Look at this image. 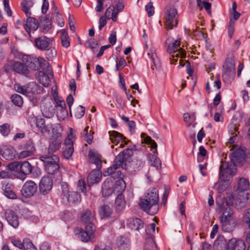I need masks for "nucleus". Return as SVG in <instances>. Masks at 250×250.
Wrapping results in <instances>:
<instances>
[{
  "label": "nucleus",
  "mask_w": 250,
  "mask_h": 250,
  "mask_svg": "<svg viewBox=\"0 0 250 250\" xmlns=\"http://www.w3.org/2000/svg\"><path fill=\"white\" fill-rule=\"evenodd\" d=\"M158 202V191L157 189L153 188L147 193L145 199L141 200L139 205L144 211L154 215L159 209Z\"/></svg>",
  "instance_id": "f257e3e1"
},
{
  "label": "nucleus",
  "mask_w": 250,
  "mask_h": 250,
  "mask_svg": "<svg viewBox=\"0 0 250 250\" xmlns=\"http://www.w3.org/2000/svg\"><path fill=\"white\" fill-rule=\"evenodd\" d=\"M236 168L234 165L226 162H222L219 167V189L224 190L229 184L231 177L236 172Z\"/></svg>",
  "instance_id": "f03ea898"
},
{
  "label": "nucleus",
  "mask_w": 250,
  "mask_h": 250,
  "mask_svg": "<svg viewBox=\"0 0 250 250\" xmlns=\"http://www.w3.org/2000/svg\"><path fill=\"white\" fill-rule=\"evenodd\" d=\"M181 39L177 38L174 39L172 37L168 38L166 42L167 46V52L169 54H175V53L179 52L181 55V59L179 60V67L184 66L185 63L184 60L182 59L184 58L186 56V52L185 50L180 47Z\"/></svg>",
  "instance_id": "7ed1b4c3"
},
{
  "label": "nucleus",
  "mask_w": 250,
  "mask_h": 250,
  "mask_svg": "<svg viewBox=\"0 0 250 250\" xmlns=\"http://www.w3.org/2000/svg\"><path fill=\"white\" fill-rule=\"evenodd\" d=\"M227 205L228 207L224 209L220 217V222L222 229L226 232H230L233 230L235 221L233 218V211L229 207L228 202Z\"/></svg>",
  "instance_id": "20e7f679"
},
{
  "label": "nucleus",
  "mask_w": 250,
  "mask_h": 250,
  "mask_svg": "<svg viewBox=\"0 0 250 250\" xmlns=\"http://www.w3.org/2000/svg\"><path fill=\"white\" fill-rule=\"evenodd\" d=\"M178 15L177 10L173 6L167 7L165 12V25L167 30L172 29L178 24Z\"/></svg>",
  "instance_id": "39448f33"
},
{
  "label": "nucleus",
  "mask_w": 250,
  "mask_h": 250,
  "mask_svg": "<svg viewBox=\"0 0 250 250\" xmlns=\"http://www.w3.org/2000/svg\"><path fill=\"white\" fill-rule=\"evenodd\" d=\"M235 72V63L234 56L232 53L228 55L225 63L223 65L222 77L224 80L233 77Z\"/></svg>",
  "instance_id": "423d86ee"
},
{
  "label": "nucleus",
  "mask_w": 250,
  "mask_h": 250,
  "mask_svg": "<svg viewBox=\"0 0 250 250\" xmlns=\"http://www.w3.org/2000/svg\"><path fill=\"white\" fill-rule=\"evenodd\" d=\"M11 67H12L13 70L16 72L25 76H27L29 73V70L27 67L20 62H9L5 66V70L8 72L11 69Z\"/></svg>",
  "instance_id": "0eeeda50"
},
{
  "label": "nucleus",
  "mask_w": 250,
  "mask_h": 250,
  "mask_svg": "<svg viewBox=\"0 0 250 250\" xmlns=\"http://www.w3.org/2000/svg\"><path fill=\"white\" fill-rule=\"evenodd\" d=\"M124 8L123 2H117L115 6L110 5L108 7L105 12L104 16L107 20L112 19L113 21H116L118 14L122 11Z\"/></svg>",
  "instance_id": "6e6552de"
},
{
  "label": "nucleus",
  "mask_w": 250,
  "mask_h": 250,
  "mask_svg": "<svg viewBox=\"0 0 250 250\" xmlns=\"http://www.w3.org/2000/svg\"><path fill=\"white\" fill-rule=\"evenodd\" d=\"M37 189V184L34 182L29 180L26 181L23 185L21 190V193L24 197L29 198L35 194Z\"/></svg>",
  "instance_id": "1a4fd4ad"
},
{
  "label": "nucleus",
  "mask_w": 250,
  "mask_h": 250,
  "mask_svg": "<svg viewBox=\"0 0 250 250\" xmlns=\"http://www.w3.org/2000/svg\"><path fill=\"white\" fill-rule=\"evenodd\" d=\"M94 225H86L84 230H81L79 233V237L81 240L84 242L92 241L95 238V231Z\"/></svg>",
  "instance_id": "9d476101"
},
{
  "label": "nucleus",
  "mask_w": 250,
  "mask_h": 250,
  "mask_svg": "<svg viewBox=\"0 0 250 250\" xmlns=\"http://www.w3.org/2000/svg\"><path fill=\"white\" fill-rule=\"evenodd\" d=\"M39 86L35 83H32L28 84L27 86H23L18 83L14 84V89L18 93L26 95L27 93H38L37 88Z\"/></svg>",
  "instance_id": "9b49d317"
},
{
  "label": "nucleus",
  "mask_w": 250,
  "mask_h": 250,
  "mask_svg": "<svg viewBox=\"0 0 250 250\" xmlns=\"http://www.w3.org/2000/svg\"><path fill=\"white\" fill-rule=\"evenodd\" d=\"M109 139L112 143L116 146L119 145V147L123 148L127 145L128 142L125 141V137L116 131H109Z\"/></svg>",
  "instance_id": "f8f14e48"
},
{
  "label": "nucleus",
  "mask_w": 250,
  "mask_h": 250,
  "mask_svg": "<svg viewBox=\"0 0 250 250\" xmlns=\"http://www.w3.org/2000/svg\"><path fill=\"white\" fill-rule=\"evenodd\" d=\"M95 219V212L93 210L86 208L82 211L81 221L85 225H94L93 221Z\"/></svg>",
  "instance_id": "ddd939ff"
},
{
  "label": "nucleus",
  "mask_w": 250,
  "mask_h": 250,
  "mask_svg": "<svg viewBox=\"0 0 250 250\" xmlns=\"http://www.w3.org/2000/svg\"><path fill=\"white\" fill-rule=\"evenodd\" d=\"M250 193L248 191H239L234 199V204L238 208H244L250 199Z\"/></svg>",
  "instance_id": "4468645a"
},
{
  "label": "nucleus",
  "mask_w": 250,
  "mask_h": 250,
  "mask_svg": "<svg viewBox=\"0 0 250 250\" xmlns=\"http://www.w3.org/2000/svg\"><path fill=\"white\" fill-rule=\"evenodd\" d=\"M245 242L241 240H237L236 238H232L228 242L226 246L227 250H246Z\"/></svg>",
  "instance_id": "2eb2a0df"
},
{
  "label": "nucleus",
  "mask_w": 250,
  "mask_h": 250,
  "mask_svg": "<svg viewBox=\"0 0 250 250\" xmlns=\"http://www.w3.org/2000/svg\"><path fill=\"white\" fill-rule=\"evenodd\" d=\"M114 179L110 177L106 179L102 187V194L104 197H108L114 193Z\"/></svg>",
  "instance_id": "dca6fc26"
},
{
  "label": "nucleus",
  "mask_w": 250,
  "mask_h": 250,
  "mask_svg": "<svg viewBox=\"0 0 250 250\" xmlns=\"http://www.w3.org/2000/svg\"><path fill=\"white\" fill-rule=\"evenodd\" d=\"M51 120H45L43 118H37L36 119V126L38 128V131H40L43 136L45 137L48 136V127Z\"/></svg>",
  "instance_id": "f3484780"
},
{
  "label": "nucleus",
  "mask_w": 250,
  "mask_h": 250,
  "mask_svg": "<svg viewBox=\"0 0 250 250\" xmlns=\"http://www.w3.org/2000/svg\"><path fill=\"white\" fill-rule=\"evenodd\" d=\"M53 185V180L49 176H44L42 177L40 181L39 188L40 191L43 194H46L48 191L50 190Z\"/></svg>",
  "instance_id": "a211bd4d"
},
{
  "label": "nucleus",
  "mask_w": 250,
  "mask_h": 250,
  "mask_svg": "<svg viewBox=\"0 0 250 250\" xmlns=\"http://www.w3.org/2000/svg\"><path fill=\"white\" fill-rule=\"evenodd\" d=\"M230 160L232 165H234L235 167L239 166L245 161V154L242 149H237L233 152L230 156Z\"/></svg>",
  "instance_id": "6ab92c4d"
},
{
  "label": "nucleus",
  "mask_w": 250,
  "mask_h": 250,
  "mask_svg": "<svg viewBox=\"0 0 250 250\" xmlns=\"http://www.w3.org/2000/svg\"><path fill=\"white\" fill-rule=\"evenodd\" d=\"M50 143L49 144L48 151L49 153H54L60 149L62 140V134L50 138Z\"/></svg>",
  "instance_id": "aec40b11"
},
{
  "label": "nucleus",
  "mask_w": 250,
  "mask_h": 250,
  "mask_svg": "<svg viewBox=\"0 0 250 250\" xmlns=\"http://www.w3.org/2000/svg\"><path fill=\"white\" fill-rule=\"evenodd\" d=\"M25 24L24 27L26 31L28 33L29 36L31 37V32L36 31L39 27L38 21L34 18L27 16Z\"/></svg>",
  "instance_id": "412c9836"
},
{
  "label": "nucleus",
  "mask_w": 250,
  "mask_h": 250,
  "mask_svg": "<svg viewBox=\"0 0 250 250\" xmlns=\"http://www.w3.org/2000/svg\"><path fill=\"white\" fill-rule=\"evenodd\" d=\"M5 219L11 226L17 228L19 224V219L16 213L13 210H7L5 213Z\"/></svg>",
  "instance_id": "4be33fe9"
},
{
  "label": "nucleus",
  "mask_w": 250,
  "mask_h": 250,
  "mask_svg": "<svg viewBox=\"0 0 250 250\" xmlns=\"http://www.w3.org/2000/svg\"><path fill=\"white\" fill-rule=\"evenodd\" d=\"M35 46L41 50L48 49L50 44V40L45 36L36 38L34 41Z\"/></svg>",
  "instance_id": "5701e85b"
},
{
  "label": "nucleus",
  "mask_w": 250,
  "mask_h": 250,
  "mask_svg": "<svg viewBox=\"0 0 250 250\" xmlns=\"http://www.w3.org/2000/svg\"><path fill=\"white\" fill-rule=\"evenodd\" d=\"M48 136L50 138L62 134V128L59 124H54L53 122L50 120L48 127Z\"/></svg>",
  "instance_id": "b1692460"
},
{
  "label": "nucleus",
  "mask_w": 250,
  "mask_h": 250,
  "mask_svg": "<svg viewBox=\"0 0 250 250\" xmlns=\"http://www.w3.org/2000/svg\"><path fill=\"white\" fill-rule=\"evenodd\" d=\"M48 136L50 138L62 134V128L59 124H54L53 122L50 120L48 127Z\"/></svg>",
  "instance_id": "393cba45"
},
{
  "label": "nucleus",
  "mask_w": 250,
  "mask_h": 250,
  "mask_svg": "<svg viewBox=\"0 0 250 250\" xmlns=\"http://www.w3.org/2000/svg\"><path fill=\"white\" fill-rule=\"evenodd\" d=\"M117 174L120 178L116 181L114 180V193L120 194L125 189L126 185L125 182L121 177L122 172L118 170L117 171Z\"/></svg>",
  "instance_id": "a878e982"
},
{
  "label": "nucleus",
  "mask_w": 250,
  "mask_h": 250,
  "mask_svg": "<svg viewBox=\"0 0 250 250\" xmlns=\"http://www.w3.org/2000/svg\"><path fill=\"white\" fill-rule=\"evenodd\" d=\"M33 63H38L42 69L49 75H51L52 70L48 62L43 58L39 57L33 58Z\"/></svg>",
  "instance_id": "bb28decb"
},
{
  "label": "nucleus",
  "mask_w": 250,
  "mask_h": 250,
  "mask_svg": "<svg viewBox=\"0 0 250 250\" xmlns=\"http://www.w3.org/2000/svg\"><path fill=\"white\" fill-rule=\"evenodd\" d=\"M88 157L90 162L95 164L97 169H100L102 167V156L97 152L90 150Z\"/></svg>",
  "instance_id": "cd10ccee"
},
{
  "label": "nucleus",
  "mask_w": 250,
  "mask_h": 250,
  "mask_svg": "<svg viewBox=\"0 0 250 250\" xmlns=\"http://www.w3.org/2000/svg\"><path fill=\"white\" fill-rule=\"evenodd\" d=\"M64 145L63 155L65 159H68L74 152L73 142L69 138H66L65 140Z\"/></svg>",
  "instance_id": "c85d7f7f"
},
{
  "label": "nucleus",
  "mask_w": 250,
  "mask_h": 250,
  "mask_svg": "<svg viewBox=\"0 0 250 250\" xmlns=\"http://www.w3.org/2000/svg\"><path fill=\"white\" fill-rule=\"evenodd\" d=\"M2 156L7 160H13L15 158L16 151L12 146L4 147L0 151Z\"/></svg>",
  "instance_id": "c756f323"
},
{
  "label": "nucleus",
  "mask_w": 250,
  "mask_h": 250,
  "mask_svg": "<svg viewBox=\"0 0 250 250\" xmlns=\"http://www.w3.org/2000/svg\"><path fill=\"white\" fill-rule=\"evenodd\" d=\"M40 160L43 162L45 164H50L54 162H59V157L53 153H45L41 155L39 157Z\"/></svg>",
  "instance_id": "7c9ffc66"
},
{
  "label": "nucleus",
  "mask_w": 250,
  "mask_h": 250,
  "mask_svg": "<svg viewBox=\"0 0 250 250\" xmlns=\"http://www.w3.org/2000/svg\"><path fill=\"white\" fill-rule=\"evenodd\" d=\"M102 174L100 169L92 171L87 176V182L90 185L97 184L101 180Z\"/></svg>",
  "instance_id": "2f4dec72"
},
{
  "label": "nucleus",
  "mask_w": 250,
  "mask_h": 250,
  "mask_svg": "<svg viewBox=\"0 0 250 250\" xmlns=\"http://www.w3.org/2000/svg\"><path fill=\"white\" fill-rule=\"evenodd\" d=\"M127 225L131 229L137 231L144 227V222L139 218H130L128 220Z\"/></svg>",
  "instance_id": "473e14b6"
},
{
  "label": "nucleus",
  "mask_w": 250,
  "mask_h": 250,
  "mask_svg": "<svg viewBox=\"0 0 250 250\" xmlns=\"http://www.w3.org/2000/svg\"><path fill=\"white\" fill-rule=\"evenodd\" d=\"M51 76H52V74L50 75L45 71H40L38 73L37 78L40 83L45 87H47L51 82L50 77Z\"/></svg>",
  "instance_id": "72a5a7b5"
},
{
  "label": "nucleus",
  "mask_w": 250,
  "mask_h": 250,
  "mask_svg": "<svg viewBox=\"0 0 250 250\" xmlns=\"http://www.w3.org/2000/svg\"><path fill=\"white\" fill-rule=\"evenodd\" d=\"M115 209L117 212H121L125 208V198L121 193L119 194L115 200Z\"/></svg>",
  "instance_id": "f704fd0d"
},
{
  "label": "nucleus",
  "mask_w": 250,
  "mask_h": 250,
  "mask_svg": "<svg viewBox=\"0 0 250 250\" xmlns=\"http://www.w3.org/2000/svg\"><path fill=\"white\" fill-rule=\"evenodd\" d=\"M34 5L33 0H23L21 3V8L26 16L31 15V8Z\"/></svg>",
  "instance_id": "c9c22d12"
},
{
  "label": "nucleus",
  "mask_w": 250,
  "mask_h": 250,
  "mask_svg": "<svg viewBox=\"0 0 250 250\" xmlns=\"http://www.w3.org/2000/svg\"><path fill=\"white\" fill-rule=\"evenodd\" d=\"M43 116L46 118H50L54 115V108L53 106L49 104L44 105L42 108Z\"/></svg>",
  "instance_id": "e433bc0d"
},
{
  "label": "nucleus",
  "mask_w": 250,
  "mask_h": 250,
  "mask_svg": "<svg viewBox=\"0 0 250 250\" xmlns=\"http://www.w3.org/2000/svg\"><path fill=\"white\" fill-rule=\"evenodd\" d=\"M59 162H56L50 164H44L45 170L49 174H54L59 169Z\"/></svg>",
  "instance_id": "4c0bfd02"
},
{
  "label": "nucleus",
  "mask_w": 250,
  "mask_h": 250,
  "mask_svg": "<svg viewBox=\"0 0 250 250\" xmlns=\"http://www.w3.org/2000/svg\"><path fill=\"white\" fill-rule=\"evenodd\" d=\"M34 150L35 149L33 147V143H29L27 150H24L21 152L18 155V157L20 159H22L27 157L31 156L33 154Z\"/></svg>",
  "instance_id": "58836bf2"
},
{
  "label": "nucleus",
  "mask_w": 250,
  "mask_h": 250,
  "mask_svg": "<svg viewBox=\"0 0 250 250\" xmlns=\"http://www.w3.org/2000/svg\"><path fill=\"white\" fill-rule=\"evenodd\" d=\"M238 184V192L242 191H248L247 189L249 187V182L247 179L244 178H240Z\"/></svg>",
  "instance_id": "ea45409f"
},
{
  "label": "nucleus",
  "mask_w": 250,
  "mask_h": 250,
  "mask_svg": "<svg viewBox=\"0 0 250 250\" xmlns=\"http://www.w3.org/2000/svg\"><path fill=\"white\" fill-rule=\"evenodd\" d=\"M148 55L150 56L151 61L153 63L151 65L152 70L158 69L161 67V62L157 58V56L155 52L148 53Z\"/></svg>",
  "instance_id": "a19ab883"
},
{
  "label": "nucleus",
  "mask_w": 250,
  "mask_h": 250,
  "mask_svg": "<svg viewBox=\"0 0 250 250\" xmlns=\"http://www.w3.org/2000/svg\"><path fill=\"white\" fill-rule=\"evenodd\" d=\"M112 212V209L110 207L106 205L101 206L99 209L100 215L102 217H108L110 216Z\"/></svg>",
  "instance_id": "79ce46f5"
},
{
  "label": "nucleus",
  "mask_w": 250,
  "mask_h": 250,
  "mask_svg": "<svg viewBox=\"0 0 250 250\" xmlns=\"http://www.w3.org/2000/svg\"><path fill=\"white\" fill-rule=\"evenodd\" d=\"M69 203H75L81 201V196L79 193L76 191L70 192L66 197Z\"/></svg>",
  "instance_id": "37998d69"
},
{
  "label": "nucleus",
  "mask_w": 250,
  "mask_h": 250,
  "mask_svg": "<svg viewBox=\"0 0 250 250\" xmlns=\"http://www.w3.org/2000/svg\"><path fill=\"white\" fill-rule=\"evenodd\" d=\"M89 126H86L82 133V135L85 138L86 142L89 144H91L93 138V132L91 130H89Z\"/></svg>",
  "instance_id": "c03bdc74"
},
{
  "label": "nucleus",
  "mask_w": 250,
  "mask_h": 250,
  "mask_svg": "<svg viewBox=\"0 0 250 250\" xmlns=\"http://www.w3.org/2000/svg\"><path fill=\"white\" fill-rule=\"evenodd\" d=\"M32 167L31 164L27 161H24L20 166V171L22 173L29 174L32 172Z\"/></svg>",
  "instance_id": "a18cd8bd"
},
{
  "label": "nucleus",
  "mask_w": 250,
  "mask_h": 250,
  "mask_svg": "<svg viewBox=\"0 0 250 250\" xmlns=\"http://www.w3.org/2000/svg\"><path fill=\"white\" fill-rule=\"evenodd\" d=\"M144 250H157V246L153 240V237L146 238Z\"/></svg>",
  "instance_id": "49530a36"
},
{
  "label": "nucleus",
  "mask_w": 250,
  "mask_h": 250,
  "mask_svg": "<svg viewBox=\"0 0 250 250\" xmlns=\"http://www.w3.org/2000/svg\"><path fill=\"white\" fill-rule=\"evenodd\" d=\"M61 42L62 46L64 47H68L70 45L69 38L68 36L67 32L62 29L61 31Z\"/></svg>",
  "instance_id": "de8ad7c7"
},
{
  "label": "nucleus",
  "mask_w": 250,
  "mask_h": 250,
  "mask_svg": "<svg viewBox=\"0 0 250 250\" xmlns=\"http://www.w3.org/2000/svg\"><path fill=\"white\" fill-rule=\"evenodd\" d=\"M11 100L12 103L16 106L21 107L23 105V101L22 97L17 94H13L11 96Z\"/></svg>",
  "instance_id": "09e8293b"
},
{
  "label": "nucleus",
  "mask_w": 250,
  "mask_h": 250,
  "mask_svg": "<svg viewBox=\"0 0 250 250\" xmlns=\"http://www.w3.org/2000/svg\"><path fill=\"white\" fill-rule=\"evenodd\" d=\"M126 161V160L125 159L124 154L121 152L116 156L114 163L115 164V166H117L120 167L122 166L125 161Z\"/></svg>",
  "instance_id": "8fccbe9b"
},
{
  "label": "nucleus",
  "mask_w": 250,
  "mask_h": 250,
  "mask_svg": "<svg viewBox=\"0 0 250 250\" xmlns=\"http://www.w3.org/2000/svg\"><path fill=\"white\" fill-rule=\"evenodd\" d=\"M56 107L57 108V110L58 111H61L63 115H65L67 114V111L66 109V105L64 101H58V102L57 103Z\"/></svg>",
  "instance_id": "3c124183"
},
{
  "label": "nucleus",
  "mask_w": 250,
  "mask_h": 250,
  "mask_svg": "<svg viewBox=\"0 0 250 250\" xmlns=\"http://www.w3.org/2000/svg\"><path fill=\"white\" fill-rule=\"evenodd\" d=\"M143 166V163L141 157H139V159H133L132 161L131 167L134 169V170L139 169L140 167H142Z\"/></svg>",
  "instance_id": "603ef678"
},
{
  "label": "nucleus",
  "mask_w": 250,
  "mask_h": 250,
  "mask_svg": "<svg viewBox=\"0 0 250 250\" xmlns=\"http://www.w3.org/2000/svg\"><path fill=\"white\" fill-rule=\"evenodd\" d=\"M43 22V23L42 26L43 31H48L52 27L51 20L48 16H46L45 17Z\"/></svg>",
  "instance_id": "864d4df0"
},
{
  "label": "nucleus",
  "mask_w": 250,
  "mask_h": 250,
  "mask_svg": "<svg viewBox=\"0 0 250 250\" xmlns=\"http://www.w3.org/2000/svg\"><path fill=\"white\" fill-rule=\"evenodd\" d=\"M0 132L4 136H7L10 132V126L8 124H4L0 126Z\"/></svg>",
  "instance_id": "5fc2aeb1"
},
{
  "label": "nucleus",
  "mask_w": 250,
  "mask_h": 250,
  "mask_svg": "<svg viewBox=\"0 0 250 250\" xmlns=\"http://www.w3.org/2000/svg\"><path fill=\"white\" fill-rule=\"evenodd\" d=\"M4 190V194L8 198L12 199H16L17 195L15 193V192L10 189V187L7 188L5 187V188L3 189Z\"/></svg>",
  "instance_id": "6e6d98bb"
},
{
  "label": "nucleus",
  "mask_w": 250,
  "mask_h": 250,
  "mask_svg": "<svg viewBox=\"0 0 250 250\" xmlns=\"http://www.w3.org/2000/svg\"><path fill=\"white\" fill-rule=\"evenodd\" d=\"M155 226L156 225L154 223H151L147 227L146 232L147 236L146 237V238L152 236L153 237V240L154 241V235L153 233L155 232Z\"/></svg>",
  "instance_id": "4d7b16f0"
},
{
  "label": "nucleus",
  "mask_w": 250,
  "mask_h": 250,
  "mask_svg": "<svg viewBox=\"0 0 250 250\" xmlns=\"http://www.w3.org/2000/svg\"><path fill=\"white\" fill-rule=\"evenodd\" d=\"M195 115L194 113H193L191 115L188 113H185L184 114V120L186 122L189 123V125L195 121Z\"/></svg>",
  "instance_id": "13d9d810"
},
{
  "label": "nucleus",
  "mask_w": 250,
  "mask_h": 250,
  "mask_svg": "<svg viewBox=\"0 0 250 250\" xmlns=\"http://www.w3.org/2000/svg\"><path fill=\"white\" fill-rule=\"evenodd\" d=\"M234 25H235V21H233V20L230 17L229 24V25L228 27V34H229V36L230 38H231L233 34V33L234 31Z\"/></svg>",
  "instance_id": "bf43d9fd"
},
{
  "label": "nucleus",
  "mask_w": 250,
  "mask_h": 250,
  "mask_svg": "<svg viewBox=\"0 0 250 250\" xmlns=\"http://www.w3.org/2000/svg\"><path fill=\"white\" fill-rule=\"evenodd\" d=\"M77 188L82 192H84L86 190V184L84 179L81 178L78 182Z\"/></svg>",
  "instance_id": "052dcab7"
},
{
  "label": "nucleus",
  "mask_w": 250,
  "mask_h": 250,
  "mask_svg": "<svg viewBox=\"0 0 250 250\" xmlns=\"http://www.w3.org/2000/svg\"><path fill=\"white\" fill-rule=\"evenodd\" d=\"M0 178L1 179H9L12 178V174L9 170L0 171Z\"/></svg>",
  "instance_id": "680f3d73"
},
{
  "label": "nucleus",
  "mask_w": 250,
  "mask_h": 250,
  "mask_svg": "<svg viewBox=\"0 0 250 250\" xmlns=\"http://www.w3.org/2000/svg\"><path fill=\"white\" fill-rule=\"evenodd\" d=\"M122 152L124 154L126 161L130 160L131 157L134 154V149L130 148H126Z\"/></svg>",
  "instance_id": "e2e57ef3"
},
{
  "label": "nucleus",
  "mask_w": 250,
  "mask_h": 250,
  "mask_svg": "<svg viewBox=\"0 0 250 250\" xmlns=\"http://www.w3.org/2000/svg\"><path fill=\"white\" fill-rule=\"evenodd\" d=\"M119 168L118 166H115V164L114 163L112 166L107 168L106 170L104 171V174L105 176L115 174L116 173L115 171Z\"/></svg>",
  "instance_id": "0e129e2a"
},
{
  "label": "nucleus",
  "mask_w": 250,
  "mask_h": 250,
  "mask_svg": "<svg viewBox=\"0 0 250 250\" xmlns=\"http://www.w3.org/2000/svg\"><path fill=\"white\" fill-rule=\"evenodd\" d=\"M126 64L125 60L123 58H120L119 61H116V70H119L120 69H122Z\"/></svg>",
  "instance_id": "69168bd1"
},
{
  "label": "nucleus",
  "mask_w": 250,
  "mask_h": 250,
  "mask_svg": "<svg viewBox=\"0 0 250 250\" xmlns=\"http://www.w3.org/2000/svg\"><path fill=\"white\" fill-rule=\"evenodd\" d=\"M146 9L147 12L148 17H151L153 15L154 13V8L151 2H149L147 3L146 6Z\"/></svg>",
  "instance_id": "338daca9"
},
{
  "label": "nucleus",
  "mask_w": 250,
  "mask_h": 250,
  "mask_svg": "<svg viewBox=\"0 0 250 250\" xmlns=\"http://www.w3.org/2000/svg\"><path fill=\"white\" fill-rule=\"evenodd\" d=\"M24 244L23 248L24 250H36L35 247L30 241L28 240L24 241Z\"/></svg>",
  "instance_id": "774afa93"
}]
</instances>
